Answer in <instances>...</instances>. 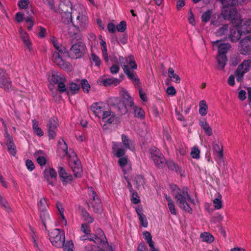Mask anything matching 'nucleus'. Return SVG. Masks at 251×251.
Segmentation results:
<instances>
[{"instance_id":"dca6fc26","label":"nucleus","mask_w":251,"mask_h":251,"mask_svg":"<svg viewBox=\"0 0 251 251\" xmlns=\"http://www.w3.org/2000/svg\"><path fill=\"white\" fill-rule=\"evenodd\" d=\"M102 121L105 123L104 126L112 124H116L117 122V117L115 113L111 110H105L100 118Z\"/></svg>"},{"instance_id":"79ce46f5","label":"nucleus","mask_w":251,"mask_h":251,"mask_svg":"<svg viewBox=\"0 0 251 251\" xmlns=\"http://www.w3.org/2000/svg\"><path fill=\"white\" fill-rule=\"evenodd\" d=\"M61 247L63 248L64 251H74L73 250L74 244L72 241L66 242L64 241Z\"/></svg>"},{"instance_id":"58836bf2","label":"nucleus","mask_w":251,"mask_h":251,"mask_svg":"<svg viewBox=\"0 0 251 251\" xmlns=\"http://www.w3.org/2000/svg\"><path fill=\"white\" fill-rule=\"evenodd\" d=\"M199 113L201 116H205L207 114V105L206 101L204 100H201L199 104Z\"/></svg>"},{"instance_id":"5701e85b","label":"nucleus","mask_w":251,"mask_h":251,"mask_svg":"<svg viewBox=\"0 0 251 251\" xmlns=\"http://www.w3.org/2000/svg\"><path fill=\"white\" fill-rule=\"evenodd\" d=\"M120 79L111 77L110 78L102 79L100 82L104 86L107 87L111 85L117 86L120 83Z\"/></svg>"},{"instance_id":"7ed1b4c3","label":"nucleus","mask_w":251,"mask_h":251,"mask_svg":"<svg viewBox=\"0 0 251 251\" xmlns=\"http://www.w3.org/2000/svg\"><path fill=\"white\" fill-rule=\"evenodd\" d=\"M221 14L225 20L230 21L234 25L237 26L242 24L235 5L229 2L228 4L222 6Z\"/></svg>"},{"instance_id":"4d7b16f0","label":"nucleus","mask_w":251,"mask_h":251,"mask_svg":"<svg viewBox=\"0 0 251 251\" xmlns=\"http://www.w3.org/2000/svg\"><path fill=\"white\" fill-rule=\"evenodd\" d=\"M131 195V201L134 204H138L140 202L139 196L137 192L130 193Z\"/></svg>"},{"instance_id":"2f4dec72","label":"nucleus","mask_w":251,"mask_h":251,"mask_svg":"<svg viewBox=\"0 0 251 251\" xmlns=\"http://www.w3.org/2000/svg\"><path fill=\"white\" fill-rule=\"evenodd\" d=\"M168 74L169 77L172 81L176 83H179L180 78L179 76L174 72V70L172 68H169L168 70Z\"/></svg>"},{"instance_id":"2eb2a0df","label":"nucleus","mask_w":251,"mask_h":251,"mask_svg":"<svg viewBox=\"0 0 251 251\" xmlns=\"http://www.w3.org/2000/svg\"><path fill=\"white\" fill-rule=\"evenodd\" d=\"M124 72L127 75L128 78L131 80L134 85L138 88L139 89V94H145L141 87L140 79L133 70H131L128 68Z\"/></svg>"},{"instance_id":"c756f323","label":"nucleus","mask_w":251,"mask_h":251,"mask_svg":"<svg viewBox=\"0 0 251 251\" xmlns=\"http://www.w3.org/2000/svg\"><path fill=\"white\" fill-rule=\"evenodd\" d=\"M213 149L214 152L217 154L220 158H223V151L222 145H219L218 143L215 141L213 142Z\"/></svg>"},{"instance_id":"f257e3e1","label":"nucleus","mask_w":251,"mask_h":251,"mask_svg":"<svg viewBox=\"0 0 251 251\" xmlns=\"http://www.w3.org/2000/svg\"><path fill=\"white\" fill-rule=\"evenodd\" d=\"M172 189L175 192V198L178 206L183 210L192 213V208L190 203L195 204L194 199H192L186 189L181 190L176 185L173 186Z\"/></svg>"},{"instance_id":"c9c22d12","label":"nucleus","mask_w":251,"mask_h":251,"mask_svg":"<svg viewBox=\"0 0 251 251\" xmlns=\"http://www.w3.org/2000/svg\"><path fill=\"white\" fill-rule=\"evenodd\" d=\"M156 158H157L152 159L155 165L159 168H162L165 165V161H166L165 158L163 155Z\"/></svg>"},{"instance_id":"9d476101","label":"nucleus","mask_w":251,"mask_h":251,"mask_svg":"<svg viewBox=\"0 0 251 251\" xmlns=\"http://www.w3.org/2000/svg\"><path fill=\"white\" fill-rule=\"evenodd\" d=\"M12 82L8 74L4 68H0V87L6 92L11 89Z\"/></svg>"},{"instance_id":"39448f33","label":"nucleus","mask_w":251,"mask_h":251,"mask_svg":"<svg viewBox=\"0 0 251 251\" xmlns=\"http://www.w3.org/2000/svg\"><path fill=\"white\" fill-rule=\"evenodd\" d=\"M86 51L87 48L85 43L82 42H78L71 46L69 51L67 50L66 57L80 58L86 53Z\"/></svg>"},{"instance_id":"9b49d317","label":"nucleus","mask_w":251,"mask_h":251,"mask_svg":"<svg viewBox=\"0 0 251 251\" xmlns=\"http://www.w3.org/2000/svg\"><path fill=\"white\" fill-rule=\"evenodd\" d=\"M58 119L56 117H52L49 120L47 125V128L50 140L53 139L56 136L58 130Z\"/></svg>"},{"instance_id":"6ab92c4d","label":"nucleus","mask_w":251,"mask_h":251,"mask_svg":"<svg viewBox=\"0 0 251 251\" xmlns=\"http://www.w3.org/2000/svg\"><path fill=\"white\" fill-rule=\"evenodd\" d=\"M234 26H235L232 28H230L228 36L230 41L232 42H236L238 41L240 39L241 35L243 33L239 27V25Z\"/></svg>"},{"instance_id":"680f3d73","label":"nucleus","mask_w":251,"mask_h":251,"mask_svg":"<svg viewBox=\"0 0 251 251\" xmlns=\"http://www.w3.org/2000/svg\"><path fill=\"white\" fill-rule=\"evenodd\" d=\"M139 217V220L141 222V225L144 227H147L148 226V222L147 221L146 216L144 215H140Z\"/></svg>"},{"instance_id":"c03bdc74","label":"nucleus","mask_w":251,"mask_h":251,"mask_svg":"<svg viewBox=\"0 0 251 251\" xmlns=\"http://www.w3.org/2000/svg\"><path fill=\"white\" fill-rule=\"evenodd\" d=\"M228 28V26L226 24L223 25L221 27H220L217 31L216 32V35L217 36H221L225 34Z\"/></svg>"},{"instance_id":"13d9d810","label":"nucleus","mask_w":251,"mask_h":251,"mask_svg":"<svg viewBox=\"0 0 251 251\" xmlns=\"http://www.w3.org/2000/svg\"><path fill=\"white\" fill-rule=\"evenodd\" d=\"M117 30L121 32H123L126 28V23L122 21L117 25Z\"/></svg>"},{"instance_id":"473e14b6","label":"nucleus","mask_w":251,"mask_h":251,"mask_svg":"<svg viewBox=\"0 0 251 251\" xmlns=\"http://www.w3.org/2000/svg\"><path fill=\"white\" fill-rule=\"evenodd\" d=\"M32 128L34 133L38 136L40 137L43 136L44 131L38 126V123L35 119L32 120Z\"/></svg>"},{"instance_id":"4468645a","label":"nucleus","mask_w":251,"mask_h":251,"mask_svg":"<svg viewBox=\"0 0 251 251\" xmlns=\"http://www.w3.org/2000/svg\"><path fill=\"white\" fill-rule=\"evenodd\" d=\"M89 189V195L91 197H92L93 199V201L91 202V203L93 208V210L96 213L100 214L102 212L101 200L98 197V195L93 187H90Z\"/></svg>"},{"instance_id":"774afa93","label":"nucleus","mask_w":251,"mask_h":251,"mask_svg":"<svg viewBox=\"0 0 251 251\" xmlns=\"http://www.w3.org/2000/svg\"><path fill=\"white\" fill-rule=\"evenodd\" d=\"M126 154V151L123 148H119L117 149L115 153V155L119 158L123 157Z\"/></svg>"},{"instance_id":"37998d69","label":"nucleus","mask_w":251,"mask_h":251,"mask_svg":"<svg viewBox=\"0 0 251 251\" xmlns=\"http://www.w3.org/2000/svg\"><path fill=\"white\" fill-rule=\"evenodd\" d=\"M143 235L145 240L149 244V246H151L154 243L152 240V236L151 234L147 231H145L143 232Z\"/></svg>"},{"instance_id":"bb28decb","label":"nucleus","mask_w":251,"mask_h":251,"mask_svg":"<svg viewBox=\"0 0 251 251\" xmlns=\"http://www.w3.org/2000/svg\"><path fill=\"white\" fill-rule=\"evenodd\" d=\"M39 212L41 221L43 223V225L45 226V229H46V224L50 221L49 214L48 213L47 210H40Z\"/></svg>"},{"instance_id":"a878e982","label":"nucleus","mask_w":251,"mask_h":251,"mask_svg":"<svg viewBox=\"0 0 251 251\" xmlns=\"http://www.w3.org/2000/svg\"><path fill=\"white\" fill-rule=\"evenodd\" d=\"M66 78L64 76L62 77L60 81L57 84V90L61 93L64 92L69 93L68 91V85L67 86L66 85Z\"/></svg>"},{"instance_id":"5fc2aeb1","label":"nucleus","mask_w":251,"mask_h":251,"mask_svg":"<svg viewBox=\"0 0 251 251\" xmlns=\"http://www.w3.org/2000/svg\"><path fill=\"white\" fill-rule=\"evenodd\" d=\"M84 249L86 251H99L102 249L100 248L98 246L88 244V245L84 246Z\"/></svg>"},{"instance_id":"7c9ffc66","label":"nucleus","mask_w":251,"mask_h":251,"mask_svg":"<svg viewBox=\"0 0 251 251\" xmlns=\"http://www.w3.org/2000/svg\"><path fill=\"white\" fill-rule=\"evenodd\" d=\"M150 158L151 159L157 158L160 156L163 155L159 149L155 147H152L149 150Z\"/></svg>"},{"instance_id":"1a4fd4ad","label":"nucleus","mask_w":251,"mask_h":251,"mask_svg":"<svg viewBox=\"0 0 251 251\" xmlns=\"http://www.w3.org/2000/svg\"><path fill=\"white\" fill-rule=\"evenodd\" d=\"M88 21V18L85 12H79L76 17L75 23H73V25L77 30L83 31L87 28Z\"/></svg>"},{"instance_id":"e2e57ef3","label":"nucleus","mask_w":251,"mask_h":251,"mask_svg":"<svg viewBox=\"0 0 251 251\" xmlns=\"http://www.w3.org/2000/svg\"><path fill=\"white\" fill-rule=\"evenodd\" d=\"M220 197H221V196H220ZM213 204H214V207L216 209H221L222 208V200H221V198H215L213 200Z\"/></svg>"},{"instance_id":"0eeeda50","label":"nucleus","mask_w":251,"mask_h":251,"mask_svg":"<svg viewBox=\"0 0 251 251\" xmlns=\"http://www.w3.org/2000/svg\"><path fill=\"white\" fill-rule=\"evenodd\" d=\"M50 240L52 245L56 248H61L65 241V234L58 228L54 229L49 233Z\"/></svg>"},{"instance_id":"aec40b11","label":"nucleus","mask_w":251,"mask_h":251,"mask_svg":"<svg viewBox=\"0 0 251 251\" xmlns=\"http://www.w3.org/2000/svg\"><path fill=\"white\" fill-rule=\"evenodd\" d=\"M213 46L217 47L218 49V54L226 55L228 50L231 47L228 43H224L222 40H216L212 42Z\"/></svg>"},{"instance_id":"052dcab7","label":"nucleus","mask_w":251,"mask_h":251,"mask_svg":"<svg viewBox=\"0 0 251 251\" xmlns=\"http://www.w3.org/2000/svg\"><path fill=\"white\" fill-rule=\"evenodd\" d=\"M7 150L12 156H15L16 155L17 151L15 144L7 145Z\"/></svg>"},{"instance_id":"3c124183","label":"nucleus","mask_w":251,"mask_h":251,"mask_svg":"<svg viewBox=\"0 0 251 251\" xmlns=\"http://www.w3.org/2000/svg\"><path fill=\"white\" fill-rule=\"evenodd\" d=\"M200 151L197 146H195L192 148L191 152L192 157L194 159H199Z\"/></svg>"},{"instance_id":"09e8293b","label":"nucleus","mask_w":251,"mask_h":251,"mask_svg":"<svg viewBox=\"0 0 251 251\" xmlns=\"http://www.w3.org/2000/svg\"><path fill=\"white\" fill-rule=\"evenodd\" d=\"M119 60L120 64L122 67L124 71L129 68L128 66L126 65L127 63V59L122 56H119Z\"/></svg>"},{"instance_id":"338daca9","label":"nucleus","mask_w":251,"mask_h":251,"mask_svg":"<svg viewBox=\"0 0 251 251\" xmlns=\"http://www.w3.org/2000/svg\"><path fill=\"white\" fill-rule=\"evenodd\" d=\"M127 163V157H123L119 158L118 160V163L119 165L122 167H124Z\"/></svg>"},{"instance_id":"4be33fe9","label":"nucleus","mask_w":251,"mask_h":251,"mask_svg":"<svg viewBox=\"0 0 251 251\" xmlns=\"http://www.w3.org/2000/svg\"><path fill=\"white\" fill-rule=\"evenodd\" d=\"M91 110L95 115L99 118L101 117L103 113L105 111L104 108L102 106V103L98 102L93 103L91 106Z\"/></svg>"},{"instance_id":"4c0bfd02","label":"nucleus","mask_w":251,"mask_h":251,"mask_svg":"<svg viewBox=\"0 0 251 251\" xmlns=\"http://www.w3.org/2000/svg\"><path fill=\"white\" fill-rule=\"evenodd\" d=\"M68 91L70 90L73 94L77 93L80 89V85L73 82L68 84Z\"/></svg>"},{"instance_id":"b1692460","label":"nucleus","mask_w":251,"mask_h":251,"mask_svg":"<svg viewBox=\"0 0 251 251\" xmlns=\"http://www.w3.org/2000/svg\"><path fill=\"white\" fill-rule=\"evenodd\" d=\"M122 141L124 146L126 149L132 151L134 148L133 142L130 140L125 134H122L121 136Z\"/></svg>"},{"instance_id":"49530a36","label":"nucleus","mask_w":251,"mask_h":251,"mask_svg":"<svg viewBox=\"0 0 251 251\" xmlns=\"http://www.w3.org/2000/svg\"><path fill=\"white\" fill-rule=\"evenodd\" d=\"M124 99L125 101H126V105L132 107L134 106V100L132 97L130 96V95H123Z\"/></svg>"},{"instance_id":"6e6d98bb","label":"nucleus","mask_w":251,"mask_h":251,"mask_svg":"<svg viewBox=\"0 0 251 251\" xmlns=\"http://www.w3.org/2000/svg\"><path fill=\"white\" fill-rule=\"evenodd\" d=\"M134 181L137 187L143 185L144 183V177L142 175H137L135 178Z\"/></svg>"},{"instance_id":"412c9836","label":"nucleus","mask_w":251,"mask_h":251,"mask_svg":"<svg viewBox=\"0 0 251 251\" xmlns=\"http://www.w3.org/2000/svg\"><path fill=\"white\" fill-rule=\"evenodd\" d=\"M64 76L61 75L60 74L57 72L52 71L50 74L49 75L48 80L50 83L49 88L50 89H52V87L53 85L57 84L60 80Z\"/></svg>"},{"instance_id":"a18cd8bd","label":"nucleus","mask_w":251,"mask_h":251,"mask_svg":"<svg viewBox=\"0 0 251 251\" xmlns=\"http://www.w3.org/2000/svg\"><path fill=\"white\" fill-rule=\"evenodd\" d=\"M201 237L202 238L203 241L212 243L214 241V237L210 233L204 232L201 235Z\"/></svg>"},{"instance_id":"c85d7f7f","label":"nucleus","mask_w":251,"mask_h":251,"mask_svg":"<svg viewBox=\"0 0 251 251\" xmlns=\"http://www.w3.org/2000/svg\"><path fill=\"white\" fill-rule=\"evenodd\" d=\"M239 27L244 34L251 32V19L246 20L244 24Z\"/></svg>"},{"instance_id":"ea45409f","label":"nucleus","mask_w":251,"mask_h":251,"mask_svg":"<svg viewBox=\"0 0 251 251\" xmlns=\"http://www.w3.org/2000/svg\"><path fill=\"white\" fill-rule=\"evenodd\" d=\"M166 161V164L168 168L172 171H175L176 172H178L179 171L180 168L173 161L171 160H168Z\"/></svg>"},{"instance_id":"423d86ee","label":"nucleus","mask_w":251,"mask_h":251,"mask_svg":"<svg viewBox=\"0 0 251 251\" xmlns=\"http://www.w3.org/2000/svg\"><path fill=\"white\" fill-rule=\"evenodd\" d=\"M72 4L69 0H65L60 4V8L62 11V20L66 24L74 23L72 21Z\"/></svg>"},{"instance_id":"a211bd4d","label":"nucleus","mask_w":251,"mask_h":251,"mask_svg":"<svg viewBox=\"0 0 251 251\" xmlns=\"http://www.w3.org/2000/svg\"><path fill=\"white\" fill-rule=\"evenodd\" d=\"M57 171L63 185L66 184L73 180V176L68 173L63 167L59 166Z\"/></svg>"},{"instance_id":"864d4df0","label":"nucleus","mask_w":251,"mask_h":251,"mask_svg":"<svg viewBox=\"0 0 251 251\" xmlns=\"http://www.w3.org/2000/svg\"><path fill=\"white\" fill-rule=\"evenodd\" d=\"M211 11L208 10L204 12L201 17V20L204 23H207L209 21L210 18L211 16Z\"/></svg>"},{"instance_id":"f3484780","label":"nucleus","mask_w":251,"mask_h":251,"mask_svg":"<svg viewBox=\"0 0 251 251\" xmlns=\"http://www.w3.org/2000/svg\"><path fill=\"white\" fill-rule=\"evenodd\" d=\"M44 177L48 184L54 186L56 181L57 173L53 168L46 169L44 172Z\"/></svg>"},{"instance_id":"8fccbe9b","label":"nucleus","mask_w":251,"mask_h":251,"mask_svg":"<svg viewBox=\"0 0 251 251\" xmlns=\"http://www.w3.org/2000/svg\"><path fill=\"white\" fill-rule=\"evenodd\" d=\"M47 199L45 198H42L40 199V201L38 203V206L39 211L44 210L46 209L47 206Z\"/></svg>"},{"instance_id":"69168bd1","label":"nucleus","mask_w":251,"mask_h":251,"mask_svg":"<svg viewBox=\"0 0 251 251\" xmlns=\"http://www.w3.org/2000/svg\"><path fill=\"white\" fill-rule=\"evenodd\" d=\"M28 4L29 0H20L18 3V6L21 9H25Z\"/></svg>"},{"instance_id":"f704fd0d","label":"nucleus","mask_w":251,"mask_h":251,"mask_svg":"<svg viewBox=\"0 0 251 251\" xmlns=\"http://www.w3.org/2000/svg\"><path fill=\"white\" fill-rule=\"evenodd\" d=\"M134 116L136 118L144 119L145 118V112L143 109L137 106H133Z\"/></svg>"},{"instance_id":"cd10ccee","label":"nucleus","mask_w":251,"mask_h":251,"mask_svg":"<svg viewBox=\"0 0 251 251\" xmlns=\"http://www.w3.org/2000/svg\"><path fill=\"white\" fill-rule=\"evenodd\" d=\"M227 57L226 55L218 54L217 61L218 64V69L223 70L224 69L227 62Z\"/></svg>"},{"instance_id":"f8f14e48","label":"nucleus","mask_w":251,"mask_h":251,"mask_svg":"<svg viewBox=\"0 0 251 251\" xmlns=\"http://www.w3.org/2000/svg\"><path fill=\"white\" fill-rule=\"evenodd\" d=\"M251 65V60L248 59L244 60L238 66L235 71V76L237 81L241 82L242 81L244 74L249 71Z\"/></svg>"},{"instance_id":"0e129e2a","label":"nucleus","mask_w":251,"mask_h":251,"mask_svg":"<svg viewBox=\"0 0 251 251\" xmlns=\"http://www.w3.org/2000/svg\"><path fill=\"white\" fill-rule=\"evenodd\" d=\"M91 58L96 66H100L101 65V60L100 58L95 53H92L91 54Z\"/></svg>"},{"instance_id":"6e6552de","label":"nucleus","mask_w":251,"mask_h":251,"mask_svg":"<svg viewBox=\"0 0 251 251\" xmlns=\"http://www.w3.org/2000/svg\"><path fill=\"white\" fill-rule=\"evenodd\" d=\"M75 157H70L69 164L74 173L75 177H81L82 175V167L80 161L76 158V154L73 153Z\"/></svg>"},{"instance_id":"e433bc0d","label":"nucleus","mask_w":251,"mask_h":251,"mask_svg":"<svg viewBox=\"0 0 251 251\" xmlns=\"http://www.w3.org/2000/svg\"><path fill=\"white\" fill-rule=\"evenodd\" d=\"M81 215L86 222L85 224H91L94 221V218L91 216L90 214L85 209L82 210Z\"/></svg>"},{"instance_id":"72a5a7b5","label":"nucleus","mask_w":251,"mask_h":251,"mask_svg":"<svg viewBox=\"0 0 251 251\" xmlns=\"http://www.w3.org/2000/svg\"><path fill=\"white\" fill-rule=\"evenodd\" d=\"M200 125L203 129L205 134L208 136H211L212 134V128L205 121H201Z\"/></svg>"},{"instance_id":"393cba45","label":"nucleus","mask_w":251,"mask_h":251,"mask_svg":"<svg viewBox=\"0 0 251 251\" xmlns=\"http://www.w3.org/2000/svg\"><path fill=\"white\" fill-rule=\"evenodd\" d=\"M115 108L117 109L118 111L121 115H124L127 112V109L126 105V101L124 97L121 98L119 102H118Z\"/></svg>"},{"instance_id":"ddd939ff","label":"nucleus","mask_w":251,"mask_h":251,"mask_svg":"<svg viewBox=\"0 0 251 251\" xmlns=\"http://www.w3.org/2000/svg\"><path fill=\"white\" fill-rule=\"evenodd\" d=\"M239 51L243 55L251 53V35L247 36L240 41Z\"/></svg>"},{"instance_id":"603ef678","label":"nucleus","mask_w":251,"mask_h":251,"mask_svg":"<svg viewBox=\"0 0 251 251\" xmlns=\"http://www.w3.org/2000/svg\"><path fill=\"white\" fill-rule=\"evenodd\" d=\"M89 224L85 223L81 224V230L85 234H92Z\"/></svg>"},{"instance_id":"20e7f679","label":"nucleus","mask_w":251,"mask_h":251,"mask_svg":"<svg viewBox=\"0 0 251 251\" xmlns=\"http://www.w3.org/2000/svg\"><path fill=\"white\" fill-rule=\"evenodd\" d=\"M80 241L89 240L93 241L98 245H100L103 248L108 246V243L103 231L100 228H97L94 234H84L79 237Z\"/></svg>"},{"instance_id":"a19ab883","label":"nucleus","mask_w":251,"mask_h":251,"mask_svg":"<svg viewBox=\"0 0 251 251\" xmlns=\"http://www.w3.org/2000/svg\"><path fill=\"white\" fill-rule=\"evenodd\" d=\"M121 98L122 97H111L107 100V103L109 105L113 106L115 107L118 102H119Z\"/></svg>"},{"instance_id":"f03ea898","label":"nucleus","mask_w":251,"mask_h":251,"mask_svg":"<svg viewBox=\"0 0 251 251\" xmlns=\"http://www.w3.org/2000/svg\"><path fill=\"white\" fill-rule=\"evenodd\" d=\"M52 44L56 49L52 55V60L58 66L64 70H69L70 69V64L65 61L66 58L67 49L61 45H59L55 39L51 40Z\"/></svg>"},{"instance_id":"de8ad7c7","label":"nucleus","mask_w":251,"mask_h":251,"mask_svg":"<svg viewBox=\"0 0 251 251\" xmlns=\"http://www.w3.org/2000/svg\"><path fill=\"white\" fill-rule=\"evenodd\" d=\"M80 84L83 92L86 93H88L90 88V85L88 81L85 79H83L81 80Z\"/></svg>"},{"instance_id":"bf43d9fd","label":"nucleus","mask_w":251,"mask_h":251,"mask_svg":"<svg viewBox=\"0 0 251 251\" xmlns=\"http://www.w3.org/2000/svg\"><path fill=\"white\" fill-rule=\"evenodd\" d=\"M0 204L5 210L8 209L10 207L7 201L0 194Z\"/></svg>"}]
</instances>
